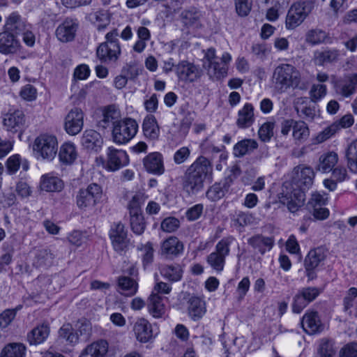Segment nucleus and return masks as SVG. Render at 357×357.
Here are the masks:
<instances>
[{
    "instance_id": "4be33fe9",
    "label": "nucleus",
    "mask_w": 357,
    "mask_h": 357,
    "mask_svg": "<svg viewBox=\"0 0 357 357\" xmlns=\"http://www.w3.org/2000/svg\"><path fill=\"white\" fill-rule=\"evenodd\" d=\"M143 165L146 171L149 173L160 176L165 172L163 156L159 152L149 153L143 159Z\"/></svg>"
},
{
    "instance_id": "5701e85b",
    "label": "nucleus",
    "mask_w": 357,
    "mask_h": 357,
    "mask_svg": "<svg viewBox=\"0 0 357 357\" xmlns=\"http://www.w3.org/2000/svg\"><path fill=\"white\" fill-rule=\"evenodd\" d=\"M30 25L31 24L18 12L14 11L6 18L3 29L18 36L25 29L30 27Z\"/></svg>"
},
{
    "instance_id": "c03bdc74",
    "label": "nucleus",
    "mask_w": 357,
    "mask_h": 357,
    "mask_svg": "<svg viewBox=\"0 0 357 357\" xmlns=\"http://www.w3.org/2000/svg\"><path fill=\"white\" fill-rule=\"evenodd\" d=\"M345 158L349 171L357 174V139L348 145L345 151Z\"/></svg>"
},
{
    "instance_id": "6e6552de",
    "label": "nucleus",
    "mask_w": 357,
    "mask_h": 357,
    "mask_svg": "<svg viewBox=\"0 0 357 357\" xmlns=\"http://www.w3.org/2000/svg\"><path fill=\"white\" fill-rule=\"evenodd\" d=\"M109 237L114 250L119 253H121L127 250L129 245L128 238V231L125 226L121 222L112 224Z\"/></svg>"
},
{
    "instance_id": "f3484780",
    "label": "nucleus",
    "mask_w": 357,
    "mask_h": 357,
    "mask_svg": "<svg viewBox=\"0 0 357 357\" xmlns=\"http://www.w3.org/2000/svg\"><path fill=\"white\" fill-rule=\"evenodd\" d=\"M25 123V115L22 110H9L3 117L4 128L13 133L21 130Z\"/></svg>"
},
{
    "instance_id": "72a5a7b5",
    "label": "nucleus",
    "mask_w": 357,
    "mask_h": 357,
    "mask_svg": "<svg viewBox=\"0 0 357 357\" xmlns=\"http://www.w3.org/2000/svg\"><path fill=\"white\" fill-rule=\"evenodd\" d=\"M138 290V283L137 280L128 276L123 275L118 278L117 291L126 296H134Z\"/></svg>"
},
{
    "instance_id": "a19ab883",
    "label": "nucleus",
    "mask_w": 357,
    "mask_h": 357,
    "mask_svg": "<svg viewBox=\"0 0 357 357\" xmlns=\"http://www.w3.org/2000/svg\"><path fill=\"white\" fill-rule=\"evenodd\" d=\"M183 273V268L178 264L165 265L160 270L161 275L171 282H178L181 280Z\"/></svg>"
},
{
    "instance_id": "1a4fd4ad",
    "label": "nucleus",
    "mask_w": 357,
    "mask_h": 357,
    "mask_svg": "<svg viewBox=\"0 0 357 357\" xmlns=\"http://www.w3.org/2000/svg\"><path fill=\"white\" fill-rule=\"evenodd\" d=\"M107 158L105 168L110 172H115L129 163V157L126 151L109 146L107 149Z\"/></svg>"
},
{
    "instance_id": "e2e57ef3",
    "label": "nucleus",
    "mask_w": 357,
    "mask_h": 357,
    "mask_svg": "<svg viewBox=\"0 0 357 357\" xmlns=\"http://www.w3.org/2000/svg\"><path fill=\"white\" fill-rule=\"evenodd\" d=\"M37 89L34 86L27 84L21 88L20 97L26 101H33L37 98Z\"/></svg>"
},
{
    "instance_id": "0e129e2a",
    "label": "nucleus",
    "mask_w": 357,
    "mask_h": 357,
    "mask_svg": "<svg viewBox=\"0 0 357 357\" xmlns=\"http://www.w3.org/2000/svg\"><path fill=\"white\" fill-rule=\"evenodd\" d=\"M141 71L142 69L135 63L130 62L125 64L121 70V73L128 79H134L140 74Z\"/></svg>"
},
{
    "instance_id": "4468645a",
    "label": "nucleus",
    "mask_w": 357,
    "mask_h": 357,
    "mask_svg": "<svg viewBox=\"0 0 357 357\" xmlns=\"http://www.w3.org/2000/svg\"><path fill=\"white\" fill-rule=\"evenodd\" d=\"M22 46L17 36L3 29L0 32V53L3 55L16 54L21 51Z\"/></svg>"
},
{
    "instance_id": "9b49d317",
    "label": "nucleus",
    "mask_w": 357,
    "mask_h": 357,
    "mask_svg": "<svg viewBox=\"0 0 357 357\" xmlns=\"http://www.w3.org/2000/svg\"><path fill=\"white\" fill-rule=\"evenodd\" d=\"M320 294V290L317 287H308L300 289L294 296L292 310L294 313H300Z\"/></svg>"
},
{
    "instance_id": "ddd939ff",
    "label": "nucleus",
    "mask_w": 357,
    "mask_h": 357,
    "mask_svg": "<svg viewBox=\"0 0 357 357\" xmlns=\"http://www.w3.org/2000/svg\"><path fill=\"white\" fill-rule=\"evenodd\" d=\"M79 28V22L75 18L66 17L56 29V38L62 43L73 41Z\"/></svg>"
},
{
    "instance_id": "aec40b11",
    "label": "nucleus",
    "mask_w": 357,
    "mask_h": 357,
    "mask_svg": "<svg viewBox=\"0 0 357 357\" xmlns=\"http://www.w3.org/2000/svg\"><path fill=\"white\" fill-rule=\"evenodd\" d=\"M336 93L343 98H349L354 95L357 89V73L345 75L335 84Z\"/></svg>"
},
{
    "instance_id": "c756f323",
    "label": "nucleus",
    "mask_w": 357,
    "mask_h": 357,
    "mask_svg": "<svg viewBox=\"0 0 357 357\" xmlns=\"http://www.w3.org/2000/svg\"><path fill=\"white\" fill-rule=\"evenodd\" d=\"M339 161L337 153L329 151L323 153L319 158L317 169L322 173H329Z\"/></svg>"
},
{
    "instance_id": "f704fd0d",
    "label": "nucleus",
    "mask_w": 357,
    "mask_h": 357,
    "mask_svg": "<svg viewBox=\"0 0 357 357\" xmlns=\"http://www.w3.org/2000/svg\"><path fill=\"white\" fill-rule=\"evenodd\" d=\"M149 313L156 319L161 318L165 313L166 307L163 303V298L152 292L148 301Z\"/></svg>"
},
{
    "instance_id": "2eb2a0df",
    "label": "nucleus",
    "mask_w": 357,
    "mask_h": 357,
    "mask_svg": "<svg viewBox=\"0 0 357 357\" xmlns=\"http://www.w3.org/2000/svg\"><path fill=\"white\" fill-rule=\"evenodd\" d=\"M120 43H101L96 50V56L104 63H116L121 55Z\"/></svg>"
},
{
    "instance_id": "6e6d98bb",
    "label": "nucleus",
    "mask_w": 357,
    "mask_h": 357,
    "mask_svg": "<svg viewBox=\"0 0 357 357\" xmlns=\"http://www.w3.org/2000/svg\"><path fill=\"white\" fill-rule=\"evenodd\" d=\"M244 340L243 338L236 337L229 342H224L223 347L226 357H229L230 354H236L241 351V347L243 346Z\"/></svg>"
},
{
    "instance_id": "e433bc0d",
    "label": "nucleus",
    "mask_w": 357,
    "mask_h": 357,
    "mask_svg": "<svg viewBox=\"0 0 357 357\" xmlns=\"http://www.w3.org/2000/svg\"><path fill=\"white\" fill-rule=\"evenodd\" d=\"M40 189L46 192H60L64 186L63 181L51 174L43 175L40 182Z\"/></svg>"
},
{
    "instance_id": "864d4df0",
    "label": "nucleus",
    "mask_w": 357,
    "mask_h": 357,
    "mask_svg": "<svg viewBox=\"0 0 357 357\" xmlns=\"http://www.w3.org/2000/svg\"><path fill=\"white\" fill-rule=\"evenodd\" d=\"M327 94V86L324 84H314L309 91L310 100L317 102L323 99Z\"/></svg>"
},
{
    "instance_id": "a878e982",
    "label": "nucleus",
    "mask_w": 357,
    "mask_h": 357,
    "mask_svg": "<svg viewBox=\"0 0 357 357\" xmlns=\"http://www.w3.org/2000/svg\"><path fill=\"white\" fill-rule=\"evenodd\" d=\"M121 119V112L116 105H109L102 109V119L99 121V126L106 128L110 123L115 126Z\"/></svg>"
},
{
    "instance_id": "a18cd8bd",
    "label": "nucleus",
    "mask_w": 357,
    "mask_h": 357,
    "mask_svg": "<svg viewBox=\"0 0 357 357\" xmlns=\"http://www.w3.org/2000/svg\"><path fill=\"white\" fill-rule=\"evenodd\" d=\"M26 347L22 343H10L1 352V357H25Z\"/></svg>"
},
{
    "instance_id": "a211bd4d",
    "label": "nucleus",
    "mask_w": 357,
    "mask_h": 357,
    "mask_svg": "<svg viewBox=\"0 0 357 357\" xmlns=\"http://www.w3.org/2000/svg\"><path fill=\"white\" fill-rule=\"evenodd\" d=\"M176 73L179 79L185 82H193L201 76L199 67L187 61H182L176 66Z\"/></svg>"
},
{
    "instance_id": "7ed1b4c3",
    "label": "nucleus",
    "mask_w": 357,
    "mask_h": 357,
    "mask_svg": "<svg viewBox=\"0 0 357 357\" xmlns=\"http://www.w3.org/2000/svg\"><path fill=\"white\" fill-rule=\"evenodd\" d=\"M102 188L97 183H91L80 188L75 196L77 208L82 212L91 211L104 200Z\"/></svg>"
},
{
    "instance_id": "49530a36",
    "label": "nucleus",
    "mask_w": 357,
    "mask_h": 357,
    "mask_svg": "<svg viewBox=\"0 0 357 357\" xmlns=\"http://www.w3.org/2000/svg\"><path fill=\"white\" fill-rule=\"evenodd\" d=\"M310 136V130L306 123L303 121H295L292 137L298 143L307 140Z\"/></svg>"
},
{
    "instance_id": "052dcab7",
    "label": "nucleus",
    "mask_w": 357,
    "mask_h": 357,
    "mask_svg": "<svg viewBox=\"0 0 357 357\" xmlns=\"http://www.w3.org/2000/svg\"><path fill=\"white\" fill-rule=\"evenodd\" d=\"M335 352L332 341L321 340L318 349L319 357H335Z\"/></svg>"
},
{
    "instance_id": "bb28decb",
    "label": "nucleus",
    "mask_w": 357,
    "mask_h": 357,
    "mask_svg": "<svg viewBox=\"0 0 357 357\" xmlns=\"http://www.w3.org/2000/svg\"><path fill=\"white\" fill-rule=\"evenodd\" d=\"M109 344L106 340L93 342L84 349L79 357H106Z\"/></svg>"
},
{
    "instance_id": "37998d69",
    "label": "nucleus",
    "mask_w": 357,
    "mask_h": 357,
    "mask_svg": "<svg viewBox=\"0 0 357 357\" xmlns=\"http://www.w3.org/2000/svg\"><path fill=\"white\" fill-rule=\"evenodd\" d=\"M328 33L319 29L309 30L305 34V42L311 45L330 43Z\"/></svg>"
},
{
    "instance_id": "0eeeda50",
    "label": "nucleus",
    "mask_w": 357,
    "mask_h": 357,
    "mask_svg": "<svg viewBox=\"0 0 357 357\" xmlns=\"http://www.w3.org/2000/svg\"><path fill=\"white\" fill-rule=\"evenodd\" d=\"M33 150L37 158L52 160L58 150L57 139L53 135L41 134L35 139Z\"/></svg>"
},
{
    "instance_id": "680f3d73",
    "label": "nucleus",
    "mask_w": 357,
    "mask_h": 357,
    "mask_svg": "<svg viewBox=\"0 0 357 357\" xmlns=\"http://www.w3.org/2000/svg\"><path fill=\"white\" fill-rule=\"evenodd\" d=\"M138 250L142 252V257L144 266H147L153 262L154 250L151 242L141 245L140 247H138Z\"/></svg>"
},
{
    "instance_id": "13d9d810",
    "label": "nucleus",
    "mask_w": 357,
    "mask_h": 357,
    "mask_svg": "<svg viewBox=\"0 0 357 357\" xmlns=\"http://www.w3.org/2000/svg\"><path fill=\"white\" fill-rule=\"evenodd\" d=\"M338 132V127L337 125L331 123L323 130L319 132L316 136L314 141L317 144H321L328 140L336 133Z\"/></svg>"
},
{
    "instance_id": "6ab92c4d",
    "label": "nucleus",
    "mask_w": 357,
    "mask_h": 357,
    "mask_svg": "<svg viewBox=\"0 0 357 357\" xmlns=\"http://www.w3.org/2000/svg\"><path fill=\"white\" fill-rule=\"evenodd\" d=\"M136 339L142 343L149 342L154 337L153 330L151 324L145 318H137L132 327Z\"/></svg>"
},
{
    "instance_id": "39448f33",
    "label": "nucleus",
    "mask_w": 357,
    "mask_h": 357,
    "mask_svg": "<svg viewBox=\"0 0 357 357\" xmlns=\"http://www.w3.org/2000/svg\"><path fill=\"white\" fill-rule=\"evenodd\" d=\"M139 129L137 121L132 118L121 119L112 127V137L116 144H126L133 139Z\"/></svg>"
},
{
    "instance_id": "774afa93",
    "label": "nucleus",
    "mask_w": 357,
    "mask_h": 357,
    "mask_svg": "<svg viewBox=\"0 0 357 357\" xmlns=\"http://www.w3.org/2000/svg\"><path fill=\"white\" fill-rule=\"evenodd\" d=\"M339 357H357V343L350 342L343 346L339 351Z\"/></svg>"
},
{
    "instance_id": "b1692460",
    "label": "nucleus",
    "mask_w": 357,
    "mask_h": 357,
    "mask_svg": "<svg viewBox=\"0 0 357 357\" xmlns=\"http://www.w3.org/2000/svg\"><path fill=\"white\" fill-rule=\"evenodd\" d=\"M183 245L176 236L163 241L160 245V253L166 258H173L183 252Z\"/></svg>"
},
{
    "instance_id": "58836bf2",
    "label": "nucleus",
    "mask_w": 357,
    "mask_h": 357,
    "mask_svg": "<svg viewBox=\"0 0 357 357\" xmlns=\"http://www.w3.org/2000/svg\"><path fill=\"white\" fill-rule=\"evenodd\" d=\"M258 147V143L255 139H244L236 143L233 149L235 157L241 158L249 154Z\"/></svg>"
},
{
    "instance_id": "5fc2aeb1",
    "label": "nucleus",
    "mask_w": 357,
    "mask_h": 357,
    "mask_svg": "<svg viewBox=\"0 0 357 357\" xmlns=\"http://www.w3.org/2000/svg\"><path fill=\"white\" fill-rule=\"evenodd\" d=\"M275 122L264 123L258 130L259 138L264 142H269L274 135Z\"/></svg>"
},
{
    "instance_id": "c9c22d12",
    "label": "nucleus",
    "mask_w": 357,
    "mask_h": 357,
    "mask_svg": "<svg viewBox=\"0 0 357 357\" xmlns=\"http://www.w3.org/2000/svg\"><path fill=\"white\" fill-rule=\"evenodd\" d=\"M188 312L194 321L200 319L206 313L204 301L199 297H191L188 302Z\"/></svg>"
},
{
    "instance_id": "393cba45",
    "label": "nucleus",
    "mask_w": 357,
    "mask_h": 357,
    "mask_svg": "<svg viewBox=\"0 0 357 357\" xmlns=\"http://www.w3.org/2000/svg\"><path fill=\"white\" fill-rule=\"evenodd\" d=\"M255 107L250 102H246L238 112L236 124L238 128H250L255 123Z\"/></svg>"
},
{
    "instance_id": "423d86ee",
    "label": "nucleus",
    "mask_w": 357,
    "mask_h": 357,
    "mask_svg": "<svg viewBox=\"0 0 357 357\" xmlns=\"http://www.w3.org/2000/svg\"><path fill=\"white\" fill-rule=\"evenodd\" d=\"M314 7L312 1H298L290 7L285 21L287 29H294L311 13Z\"/></svg>"
},
{
    "instance_id": "de8ad7c7",
    "label": "nucleus",
    "mask_w": 357,
    "mask_h": 357,
    "mask_svg": "<svg viewBox=\"0 0 357 357\" xmlns=\"http://www.w3.org/2000/svg\"><path fill=\"white\" fill-rule=\"evenodd\" d=\"M207 69L208 75L216 79H220L227 75L228 67L220 63L218 61H213L210 64H204Z\"/></svg>"
},
{
    "instance_id": "c85d7f7f",
    "label": "nucleus",
    "mask_w": 357,
    "mask_h": 357,
    "mask_svg": "<svg viewBox=\"0 0 357 357\" xmlns=\"http://www.w3.org/2000/svg\"><path fill=\"white\" fill-rule=\"evenodd\" d=\"M303 330L308 334H315L323 330L319 317L317 312H306L301 320Z\"/></svg>"
},
{
    "instance_id": "7c9ffc66",
    "label": "nucleus",
    "mask_w": 357,
    "mask_h": 357,
    "mask_svg": "<svg viewBox=\"0 0 357 357\" xmlns=\"http://www.w3.org/2000/svg\"><path fill=\"white\" fill-rule=\"evenodd\" d=\"M6 168L8 175L15 174L20 168L24 172H26L29 169V162L20 154H14L7 159Z\"/></svg>"
},
{
    "instance_id": "4d7b16f0",
    "label": "nucleus",
    "mask_w": 357,
    "mask_h": 357,
    "mask_svg": "<svg viewBox=\"0 0 357 357\" xmlns=\"http://www.w3.org/2000/svg\"><path fill=\"white\" fill-rule=\"evenodd\" d=\"M146 198L142 192H137L133 195L128 204L129 213L142 212L141 206L144 203Z\"/></svg>"
},
{
    "instance_id": "ea45409f",
    "label": "nucleus",
    "mask_w": 357,
    "mask_h": 357,
    "mask_svg": "<svg viewBox=\"0 0 357 357\" xmlns=\"http://www.w3.org/2000/svg\"><path fill=\"white\" fill-rule=\"evenodd\" d=\"M248 243L253 248L258 250L261 254L270 250L273 245V240L271 237L255 235L248 240Z\"/></svg>"
},
{
    "instance_id": "09e8293b",
    "label": "nucleus",
    "mask_w": 357,
    "mask_h": 357,
    "mask_svg": "<svg viewBox=\"0 0 357 357\" xmlns=\"http://www.w3.org/2000/svg\"><path fill=\"white\" fill-rule=\"evenodd\" d=\"M129 214L131 230L137 235L142 234L146 229V223L142 213L139 212Z\"/></svg>"
},
{
    "instance_id": "f8f14e48",
    "label": "nucleus",
    "mask_w": 357,
    "mask_h": 357,
    "mask_svg": "<svg viewBox=\"0 0 357 357\" xmlns=\"http://www.w3.org/2000/svg\"><path fill=\"white\" fill-rule=\"evenodd\" d=\"M315 172L310 166L298 165L294 168V183L298 187V190L304 192L313 184Z\"/></svg>"
},
{
    "instance_id": "dca6fc26",
    "label": "nucleus",
    "mask_w": 357,
    "mask_h": 357,
    "mask_svg": "<svg viewBox=\"0 0 357 357\" xmlns=\"http://www.w3.org/2000/svg\"><path fill=\"white\" fill-rule=\"evenodd\" d=\"M305 201V194L303 190L297 188L290 192L282 193L280 197V202L287 206L291 213L298 211L303 205Z\"/></svg>"
},
{
    "instance_id": "603ef678",
    "label": "nucleus",
    "mask_w": 357,
    "mask_h": 357,
    "mask_svg": "<svg viewBox=\"0 0 357 357\" xmlns=\"http://www.w3.org/2000/svg\"><path fill=\"white\" fill-rule=\"evenodd\" d=\"M226 191L225 184L215 183L208 189L206 192V196L209 200L215 202L222 198Z\"/></svg>"
},
{
    "instance_id": "412c9836",
    "label": "nucleus",
    "mask_w": 357,
    "mask_h": 357,
    "mask_svg": "<svg viewBox=\"0 0 357 357\" xmlns=\"http://www.w3.org/2000/svg\"><path fill=\"white\" fill-rule=\"evenodd\" d=\"M340 52L335 48H325L316 50L313 55V63L316 66H325L337 62L340 59Z\"/></svg>"
},
{
    "instance_id": "2f4dec72",
    "label": "nucleus",
    "mask_w": 357,
    "mask_h": 357,
    "mask_svg": "<svg viewBox=\"0 0 357 357\" xmlns=\"http://www.w3.org/2000/svg\"><path fill=\"white\" fill-rule=\"evenodd\" d=\"M78 153L75 144L68 142L63 144L59 149V159L63 165H72L77 158Z\"/></svg>"
},
{
    "instance_id": "69168bd1",
    "label": "nucleus",
    "mask_w": 357,
    "mask_h": 357,
    "mask_svg": "<svg viewBox=\"0 0 357 357\" xmlns=\"http://www.w3.org/2000/svg\"><path fill=\"white\" fill-rule=\"evenodd\" d=\"M235 8L239 16L245 17L251 10L252 0H235Z\"/></svg>"
},
{
    "instance_id": "cd10ccee",
    "label": "nucleus",
    "mask_w": 357,
    "mask_h": 357,
    "mask_svg": "<svg viewBox=\"0 0 357 357\" xmlns=\"http://www.w3.org/2000/svg\"><path fill=\"white\" fill-rule=\"evenodd\" d=\"M82 145L89 151H98L102 145V138L99 132L90 129L86 130L81 138Z\"/></svg>"
},
{
    "instance_id": "4c0bfd02",
    "label": "nucleus",
    "mask_w": 357,
    "mask_h": 357,
    "mask_svg": "<svg viewBox=\"0 0 357 357\" xmlns=\"http://www.w3.org/2000/svg\"><path fill=\"white\" fill-rule=\"evenodd\" d=\"M50 334V328L43 324L36 326L27 334V340L30 344L37 345L43 343Z\"/></svg>"
},
{
    "instance_id": "9d476101",
    "label": "nucleus",
    "mask_w": 357,
    "mask_h": 357,
    "mask_svg": "<svg viewBox=\"0 0 357 357\" xmlns=\"http://www.w3.org/2000/svg\"><path fill=\"white\" fill-rule=\"evenodd\" d=\"M84 114L77 107L70 109L64 119V130L72 136L79 133L84 127Z\"/></svg>"
},
{
    "instance_id": "79ce46f5",
    "label": "nucleus",
    "mask_w": 357,
    "mask_h": 357,
    "mask_svg": "<svg viewBox=\"0 0 357 357\" xmlns=\"http://www.w3.org/2000/svg\"><path fill=\"white\" fill-rule=\"evenodd\" d=\"M325 258L326 254L323 248H317L311 250L305 259V268H315Z\"/></svg>"
},
{
    "instance_id": "473e14b6",
    "label": "nucleus",
    "mask_w": 357,
    "mask_h": 357,
    "mask_svg": "<svg viewBox=\"0 0 357 357\" xmlns=\"http://www.w3.org/2000/svg\"><path fill=\"white\" fill-rule=\"evenodd\" d=\"M142 131L146 139L156 140L160 136V127L153 115L146 116L142 123Z\"/></svg>"
},
{
    "instance_id": "3c124183",
    "label": "nucleus",
    "mask_w": 357,
    "mask_h": 357,
    "mask_svg": "<svg viewBox=\"0 0 357 357\" xmlns=\"http://www.w3.org/2000/svg\"><path fill=\"white\" fill-rule=\"evenodd\" d=\"M54 255L48 249L39 250L36 256L35 264L38 267L50 266L53 263Z\"/></svg>"
},
{
    "instance_id": "bf43d9fd",
    "label": "nucleus",
    "mask_w": 357,
    "mask_h": 357,
    "mask_svg": "<svg viewBox=\"0 0 357 357\" xmlns=\"http://www.w3.org/2000/svg\"><path fill=\"white\" fill-rule=\"evenodd\" d=\"M91 21L98 31L104 30L110 22L108 15L105 12H96L91 15Z\"/></svg>"
},
{
    "instance_id": "20e7f679",
    "label": "nucleus",
    "mask_w": 357,
    "mask_h": 357,
    "mask_svg": "<svg viewBox=\"0 0 357 357\" xmlns=\"http://www.w3.org/2000/svg\"><path fill=\"white\" fill-rule=\"evenodd\" d=\"M235 241L231 236L222 238L215 247V250L206 257V262L216 273H221L225 268L226 257L230 254V246Z\"/></svg>"
},
{
    "instance_id": "8fccbe9b",
    "label": "nucleus",
    "mask_w": 357,
    "mask_h": 357,
    "mask_svg": "<svg viewBox=\"0 0 357 357\" xmlns=\"http://www.w3.org/2000/svg\"><path fill=\"white\" fill-rule=\"evenodd\" d=\"M59 336L68 343L75 344L79 342V334L70 324L63 325L59 331Z\"/></svg>"
},
{
    "instance_id": "338daca9",
    "label": "nucleus",
    "mask_w": 357,
    "mask_h": 357,
    "mask_svg": "<svg viewBox=\"0 0 357 357\" xmlns=\"http://www.w3.org/2000/svg\"><path fill=\"white\" fill-rule=\"evenodd\" d=\"M357 298V288L351 287L347 291L346 296L343 300L344 311L349 310L355 304Z\"/></svg>"
},
{
    "instance_id": "f257e3e1",
    "label": "nucleus",
    "mask_w": 357,
    "mask_h": 357,
    "mask_svg": "<svg viewBox=\"0 0 357 357\" xmlns=\"http://www.w3.org/2000/svg\"><path fill=\"white\" fill-rule=\"evenodd\" d=\"M213 166L204 156H199L186 169L183 181V190L189 195L202 191L208 178L211 176Z\"/></svg>"
},
{
    "instance_id": "f03ea898",
    "label": "nucleus",
    "mask_w": 357,
    "mask_h": 357,
    "mask_svg": "<svg viewBox=\"0 0 357 357\" xmlns=\"http://www.w3.org/2000/svg\"><path fill=\"white\" fill-rule=\"evenodd\" d=\"M273 82L275 88L280 93H284L289 89L305 90L306 85L302 82L301 72L293 65L282 63L273 70Z\"/></svg>"
}]
</instances>
